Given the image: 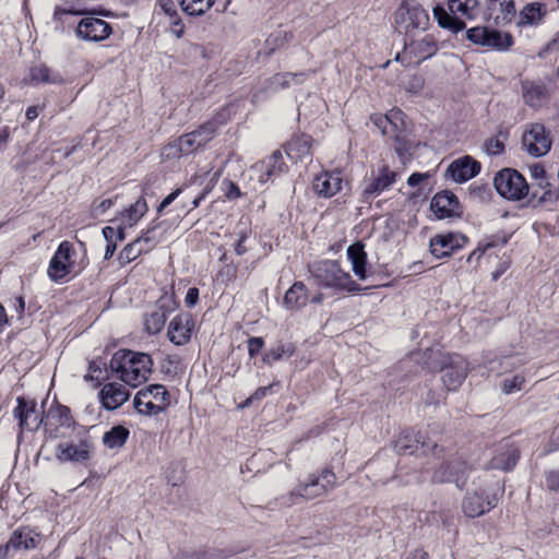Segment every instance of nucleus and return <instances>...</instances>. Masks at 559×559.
I'll return each instance as SVG.
<instances>
[{"label":"nucleus","instance_id":"nucleus-6","mask_svg":"<svg viewBox=\"0 0 559 559\" xmlns=\"http://www.w3.org/2000/svg\"><path fill=\"white\" fill-rule=\"evenodd\" d=\"M430 19L428 12L416 3L402 4L395 12V25L405 38L420 35L428 29Z\"/></svg>","mask_w":559,"mask_h":559},{"label":"nucleus","instance_id":"nucleus-3","mask_svg":"<svg viewBox=\"0 0 559 559\" xmlns=\"http://www.w3.org/2000/svg\"><path fill=\"white\" fill-rule=\"evenodd\" d=\"M309 270L318 284L323 287L346 290L348 293L360 290L359 285L352 280L349 273L341 269L336 261H320L312 264Z\"/></svg>","mask_w":559,"mask_h":559},{"label":"nucleus","instance_id":"nucleus-13","mask_svg":"<svg viewBox=\"0 0 559 559\" xmlns=\"http://www.w3.org/2000/svg\"><path fill=\"white\" fill-rule=\"evenodd\" d=\"M523 146L533 156H543L551 147V139L545 127L540 123H533L523 134Z\"/></svg>","mask_w":559,"mask_h":559},{"label":"nucleus","instance_id":"nucleus-54","mask_svg":"<svg viewBox=\"0 0 559 559\" xmlns=\"http://www.w3.org/2000/svg\"><path fill=\"white\" fill-rule=\"evenodd\" d=\"M248 353L250 357L255 356L263 347L264 342L261 337H250L248 340Z\"/></svg>","mask_w":559,"mask_h":559},{"label":"nucleus","instance_id":"nucleus-38","mask_svg":"<svg viewBox=\"0 0 559 559\" xmlns=\"http://www.w3.org/2000/svg\"><path fill=\"white\" fill-rule=\"evenodd\" d=\"M148 251V248H144V246L140 245V241L136 239L130 243H128L120 252H119V261L123 264L130 263L134 261L139 255L143 252Z\"/></svg>","mask_w":559,"mask_h":559},{"label":"nucleus","instance_id":"nucleus-61","mask_svg":"<svg viewBox=\"0 0 559 559\" xmlns=\"http://www.w3.org/2000/svg\"><path fill=\"white\" fill-rule=\"evenodd\" d=\"M428 178V174L414 173L407 179V183L412 187L419 185L421 181Z\"/></svg>","mask_w":559,"mask_h":559},{"label":"nucleus","instance_id":"nucleus-41","mask_svg":"<svg viewBox=\"0 0 559 559\" xmlns=\"http://www.w3.org/2000/svg\"><path fill=\"white\" fill-rule=\"evenodd\" d=\"M294 348L290 344L278 343L275 347L271 348L263 356V361L271 365L274 361L282 359L284 356H292Z\"/></svg>","mask_w":559,"mask_h":559},{"label":"nucleus","instance_id":"nucleus-33","mask_svg":"<svg viewBox=\"0 0 559 559\" xmlns=\"http://www.w3.org/2000/svg\"><path fill=\"white\" fill-rule=\"evenodd\" d=\"M513 43L514 40L511 34L492 28L485 49L500 52L508 51L513 46Z\"/></svg>","mask_w":559,"mask_h":559},{"label":"nucleus","instance_id":"nucleus-15","mask_svg":"<svg viewBox=\"0 0 559 559\" xmlns=\"http://www.w3.org/2000/svg\"><path fill=\"white\" fill-rule=\"evenodd\" d=\"M13 413L21 429L37 430L43 424V412L34 400L17 397V406Z\"/></svg>","mask_w":559,"mask_h":559},{"label":"nucleus","instance_id":"nucleus-36","mask_svg":"<svg viewBox=\"0 0 559 559\" xmlns=\"http://www.w3.org/2000/svg\"><path fill=\"white\" fill-rule=\"evenodd\" d=\"M129 437V430L123 426H115L103 437L104 444L109 449L122 447Z\"/></svg>","mask_w":559,"mask_h":559},{"label":"nucleus","instance_id":"nucleus-12","mask_svg":"<svg viewBox=\"0 0 559 559\" xmlns=\"http://www.w3.org/2000/svg\"><path fill=\"white\" fill-rule=\"evenodd\" d=\"M75 250L71 242L62 241L49 262L47 274L53 282L64 278L74 266Z\"/></svg>","mask_w":559,"mask_h":559},{"label":"nucleus","instance_id":"nucleus-49","mask_svg":"<svg viewBox=\"0 0 559 559\" xmlns=\"http://www.w3.org/2000/svg\"><path fill=\"white\" fill-rule=\"evenodd\" d=\"M173 559H211L209 554L203 550L181 549L178 550Z\"/></svg>","mask_w":559,"mask_h":559},{"label":"nucleus","instance_id":"nucleus-16","mask_svg":"<svg viewBox=\"0 0 559 559\" xmlns=\"http://www.w3.org/2000/svg\"><path fill=\"white\" fill-rule=\"evenodd\" d=\"M497 497L484 490L467 492L463 501V511L469 518H477L489 512L497 504Z\"/></svg>","mask_w":559,"mask_h":559},{"label":"nucleus","instance_id":"nucleus-24","mask_svg":"<svg viewBox=\"0 0 559 559\" xmlns=\"http://www.w3.org/2000/svg\"><path fill=\"white\" fill-rule=\"evenodd\" d=\"M519 456V450L513 444H500L495 450V454L489 461L488 466L492 469L510 471L518 463Z\"/></svg>","mask_w":559,"mask_h":559},{"label":"nucleus","instance_id":"nucleus-28","mask_svg":"<svg viewBox=\"0 0 559 559\" xmlns=\"http://www.w3.org/2000/svg\"><path fill=\"white\" fill-rule=\"evenodd\" d=\"M347 257L352 263V270L359 280H366L367 254L360 242L350 245L347 248Z\"/></svg>","mask_w":559,"mask_h":559},{"label":"nucleus","instance_id":"nucleus-5","mask_svg":"<svg viewBox=\"0 0 559 559\" xmlns=\"http://www.w3.org/2000/svg\"><path fill=\"white\" fill-rule=\"evenodd\" d=\"M336 486L335 474L328 468L321 471L319 475H310L305 481H301L293 489L288 498L290 503H298L300 499H314L326 495Z\"/></svg>","mask_w":559,"mask_h":559},{"label":"nucleus","instance_id":"nucleus-57","mask_svg":"<svg viewBox=\"0 0 559 559\" xmlns=\"http://www.w3.org/2000/svg\"><path fill=\"white\" fill-rule=\"evenodd\" d=\"M198 300H199V289L195 287L189 288L186 294V297H185L186 305L188 307H193L197 305Z\"/></svg>","mask_w":559,"mask_h":559},{"label":"nucleus","instance_id":"nucleus-30","mask_svg":"<svg viewBox=\"0 0 559 559\" xmlns=\"http://www.w3.org/2000/svg\"><path fill=\"white\" fill-rule=\"evenodd\" d=\"M546 14V8L540 2L527 3L520 12L519 25H536Z\"/></svg>","mask_w":559,"mask_h":559},{"label":"nucleus","instance_id":"nucleus-2","mask_svg":"<svg viewBox=\"0 0 559 559\" xmlns=\"http://www.w3.org/2000/svg\"><path fill=\"white\" fill-rule=\"evenodd\" d=\"M450 13L442 7L436 5L433 16L442 28L457 33L465 28L463 20H474L479 13L478 0H449Z\"/></svg>","mask_w":559,"mask_h":559},{"label":"nucleus","instance_id":"nucleus-59","mask_svg":"<svg viewBox=\"0 0 559 559\" xmlns=\"http://www.w3.org/2000/svg\"><path fill=\"white\" fill-rule=\"evenodd\" d=\"M271 389H272V384L258 388L253 392V394L250 395V401L257 402V401L262 400L264 396H266V394L271 391Z\"/></svg>","mask_w":559,"mask_h":559},{"label":"nucleus","instance_id":"nucleus-31","mask_svg":"<svg viewBox=\"0 0 559 559\" xmlns=\"http://www.w3.org/2000/svg\"><path fill=\"white\" fill-rule=\"evenodd\" d=\"M374 124L383 134H391L393 130L397 131L404 126V115L400 109H393L384 117H377Z\"/></svg>","mask_w":559,"mask_h":559},{"label":"nucleus","instance_id":"nucleus-63","mask_svg":"<svg viewBox=\"0 0 559 559\" xmlns=\"http://www.w3.org/2000/svg\"><path fill=\"white\" fill-rule=\"evenodd\" d=\"M103 236L107 242L115 241L116 228L106 226L103 228Z\"/></svg>","mask_w":559,"mask_h":559},{"label":"nucleus","instance_id":"nucleus-39","mask_svg":"<svg viewBox=\"0 0 559 559\" xmlns=\"http://www.w3.org/2000/svg\"><path fill=\"white\" fill-rule=\"evenodd\" d=\"M204 145V140L197 139V135L190 133H187L182 136H180L177 141L178 150L181 154L188 155L198 150L199 147Z\"/></svg>","mask_w":559,"mask_h":559},{"label":"nucleus","instance_id":"nucleus-34","mask_svg":"<svg viewBox=\"0 0 559 559\" xmlns=\"http://www.w3.org/2000/svg\"><path fill=\"white\" fill-rule=\"evenodd\" d=\"M31 80L35 83H47V84H61L64 82L63 78L55 71H50L45 66H38L31 69Z\"/></svg>","mask_w":559,"mask_h":559},{"label":"nucleus","instance_id":"nucleus-35","mask_svg":"<svg viewBox=\"0 0 559 559\" xmlns=\"http://www.w3.org/2000/svg\"><path fill=\"white\" fill-rule=\"evenodd\" d=\"M286 153L292 159H301L310 154V144L308 136H298L289 141L286 145Z\"/></svg>","mask_w":559,"mask_h":559},{"label":"nucleus","instance_id":"nucleus-62","mask_svg":"<svg viewBox=\"0 0 559 559\" xmlns=\"http://www.w3.org/2000/svg\"><path fill=\"white\" fill-rule=\"evenodd\" d=\"M127 228H130L129 226H124V224H122L121 222H119L117 228H116V236H115V240L117 241V243L119 241H123L124 238H126V229Z\"/></svg>","mask_w":559,"mask_h":559},{"label":"nucleus","instance_id":"nucleus-50","mask_svg":"<svg viewBox=\"0 0 559 559\" xmlns=\"http://www.w3.org/2000/svg\"><path fill=\"white\" fill-rule=\"evenodd\" d=\"M215 132H216V126L212 122H209V123L200 127V129L192 131L191 133L197 135V139L204 140V145H205L214 136Z\"/></svg>","mask_w":559,"mask_h":559},{"label":"nucleus","instance_id":"nucleus-58","mask_svg":"<svg viewBox=\"0 0 559 559\" xmlns=\"http://www.w3.org/2000/svg\"><path fill=\"white\" fill-rule=\"evenodd\" d=\"M181 189L178 188L175 191H173L170 194H168L159 204L157 211L162 212L164 209H166L169 204H171L176 198L181 193Z\"/></svg>","mask_w":559,"mask_h":559},{"label":"nucleus","instance_id":"nucleus-27","mask_svg":"<svg viewBox=\"0 0 559 559\" xmlns=\"http://www.w3.org/2000/svg\"><path fill=\"white\" fill-rule=\"evenodd\" d=\"M522 97L526 105L540 107L548 98V93L543 83L525 81L522 83Z\"/></svg>","mask_w":559,"mask_h":559},{"label":"nucleus","instance_id":"nucleus-47","mask_svg":"<svg viewBox=\"0 0 559 559\" xmlns=\"http://www.w3.org/2000/svg\"><path fill=\"white\" fill-rule=\"evenodd\" d=\"M412 436L409 433H402L399 436L397 440L394 443V450L396 453L403 454H412L417 447L411 444Z\"/></svg>","mask_w":559,"mask_h":559},{"label":"nucleus","instance_id":"nucleus-51","mask_svg":"<svg viewBox=\"0 0 559 559\" xmlns=\"http://www.w3.org/2000/svg\"><path fill=\"white\" fill-rule=\"evenodd\" d=\"M156 8H158L169 20L178 17V11L173 0H157Z\"/></svg>","mask_w":559,"mask_h":559},{"label":"nucleus","instance_id":"nucleus-19","mask_svg":"<svg viewBox=\"0 0 559 559\" xmlns=\"http://www.w3.org/2000/svg\"><path fill=\"white\" fill-rule=\"evenodd\" d=\"M194 320L190 313H179L169 323L167 335L175 345H185L190 341Z\"/></svg>","mask_w":559,"mask_h":559},{"label":"nucleus","instance_id":"nucleus-7","mask_svg":"<svg viewBox=\"0 0 559 559\" xmlns=\"http://www.w3.org/2000/svg\"><path fill=\"white\" fill-rule=\"evenodd\" d=\"M135 409L145 415H155L167 408L170 396L162 384H152L141 389L134 397Z\"/></svg>","mask_w":559,"mask_h":559},{"label":"nucleus","instance_id":"nucleus-43","mask_svg":"<svg viewBox=\"0 0 559 559\" xmlns=\"http://www.w3.org/2000/svg\"><path fill=\"white\" fill-rule=\"evenodd\" d=\"M500 13L496 16L497 23H509L515 15V5L513 0H497Z\"/></svg>","mask_w":559,"mask_h":559},{"label":"nucleus","instance_id":"nucleus-44","mask_svg":"<svg viewBox=\"0 0 559 559\" xmlns=\"http://www.w3.org/2000/svg\"><path fill=\"white\" fill-rule=\"evenodd\" d=\"M528 169L531 177L535 180V185H537L540 189L546 190V193H548L550 183L546 176L544 166L539 163H535L530 165Z\"/></svg>","mask_w":559,"mask_h":559},{"label":"nucleus","instance_id":"nucleus-9","mask_svg":"<svg viewBox=\"0 0 559 559\" xmlns=\"http://www.w3.org/2000/svg\"><path fill=\"white\" fill-rule=\"evenodd\" d=\"M437 50V43L432 35H413L405 38L404 59H406L408 63H420L432 57Z\"/></svg>","mask_w":559,"mask_h":559},{"label":"nucleus","instance_id":"nucleus-64","mask_svg":"<svg viewBox=\"0 0 559 559\" xmlns=\"http://www.w3.org/2000/svg\"><path fill=\"white\" fill-rule=\"evenodd\" d=\"M117 245L118 243H117L116 240L107 242L105 254H104V259L105 260H108V259H110L114 255V253H115V251L117 249Z\"/></svg>","mask_w":559,"mask_h":559},{"label":"nucleus","instance_id":"nucleus-11","mask_svg":"<svg viewBox=\"0 0 559 559\" xmlns=\"http://www.w3.org/2000/svg\"><path fill=\"white\" fill-rule=\"evenodd\" d=\"M397 178V173L391 170L386 165L379 167L377 174L371 173L360 185L361 197L365 202L378 197L381 192L389 189Z\"/></svg>","mask_w":559,"mask_h":559},{"label":"nucleus","instance_id":"nucleus-32","mask_svg":"<svg viewBox=\"0 0 559 559\" xmlns=\"http://www.w3.org/2000/svg\"><path fill=\"white\" fill-rule=\"evenodd\" d=\"M37 535L34 534V532L29 528H22L16 530L13 532L9 539V547L12 548V550H19V549H31L36 546Z\"/></svg>","mask_w":559,"mask_h":559},{"label":"nucleus","instance_id":"nucleus-22","mask_svg":"<svg viewBox=\"0 0 559 559\" xmlns=\"http://www.w3.org/2000/svg\"><path fill=\"white\" fill-rule=\"evenodd\" d=\"M480 170V164L471 156H464L453 160L447 173L456 182H465L474 178Z\"/></svg>","mask_w":559,"mask_h":559},{"label":"nucleus","instance_id":"nucleus-18","mask_svg":"<svg viewBox=\"0 0 559 559\" xmlns=\"http://www.w3.org/2000/svg\"><path fill=\"white\" fill-rule=\"evenodd\" d=\"M467 241V238L461 234L448 233L436 235L430 240V252L436 258H444L452 254L459 248H462Z\"/></svg>","mask_w":559,"mask_h":559},{"label":"nucleus","instance_id":"nucleus-14","mask_svg":"<svg viewBox=\"0 0 559 559\" xmlns=\"http://www.w3.org/2000/svg\"><path fill=\"white\" fill-rule=\"evenodd\" d=\"M92 449V443L86 439L79 442L64 441L58 443L56 457L61 463H85L91 457Z\"/></svg>","mask_w":559,"mask_h":559},{"label":"nucleus","instance_id":"nucleus-23","mask_svg":"<svg viewBox=\"0 0 559 559\" xmlns=\"http://www.w3.org/2000/svg\"><path fill=\"white\" fill-rule=\"evenodd\" d=\"M103 406L106 409H116L120 407L130 397V392L121 383L110 382L103 386L99 393Z\"/></svg>","mask_w":559,"mask_h":559},{"label":"nucleus","instance_id":"nucleus-40","mask_svg":"<svg viewBox=\"0 0 559 559\" xmlns=\"http://www.w3.org/2000/svg\"><path fill=\"white\" fill-rule=\"evenodd\" d=\"M490 32H492V28H489L487 26H476L467 31L466 37L474 45H477L485 49L489 40Z\"/></svg>","mask_w":559,"mask_h":559},{"label":"nucleus","instance_id":"nucleus-10","mask_svg":"<svg viewBox=\"0 0 559 559\" xmlns=\"http://www.w3.org/2000/svg\"><path fill=\"white\" fill-rule=\"evenodd\" d=\"M468 466L460 459H448L435 467L431 481L442 484L453 481L459 488L466 484Z\"/></svg>","mask_w":559,"mask_h":559},{"label":"nucleus","instance_id":"nucleus-52","mask_svg":"<svg viewBox=\"0 0 559 559\" xmlns=\"http://www.w3.org/2000/svg\"><path fill=\"white\" fill-rule=\"evenodd\" d=\"M297 78V74L293 73H283L276 74L272 78L271 84L273 88H283L289 86L290 82Z\"/></svg>","mask_w":559,"mask_h":559},{"label":"nucleus","instance_id":"nucleus-8","mask_svg":"<svg viewBox=\"0 0 559 559\" xmlns=\"http://www.w3.org/2000/svg\"><path fill=\"white\" fill-rule=\"evenodd\" d=\"M497 192L508 200H521L528 193L525 178L516 170L506 168L499 171L493 180Z\"/></svg>","mask_w":559,"mask_h":559},{"label":"nucleus","instance_id":"nucleus-55","mask_svg":"<svg viewBox=\"0 0 559 559\" xmlns=\"http://www.w3.org/2000/svg\"><path fill=\"white\" fill-rule=\"evenodd\" d=\"M546 481H547V486L549 487V489L558 491L559 490V469L549 472L547 474Z\"/></svg>","mask_w":559,"mask_h":559},{"label":"nucleus","instance_id":"nucleus-46","mask_svg":"<svg viewBox=\"0 0 559 559\" xmlns=\"http://www.w3.org/2000/svg\"><path fill=\"white\" fill-rule=\"evenodd\" d=\"M166 323V317L163 312L154 311L145 320L147 332L155 334L158 333Z\"/></svg>","mask_w":559,"mask_h":559},{"label":"nucleus","instance_id":"nucleus-45","mask_svg":"<svg viewBox=\"0 0 559 559\" xmlns=\"http://www.w3.org/2000/svg\"><path fill=\"white\" fill-rule=\"evenodd\" d=\"M507 140V134L504 132H499L497 135L488 139L485 142V151L488 155H498L504 151V142Z\"/></svg>","mask_w":559,"mask_h":559},{"label":"nucleus","instance_id":"nucleus-56","mask_svg":"<svg viewBox=\"0 0 559 559\" xmlns=\"http://www.w3.org/2000/svg\"><path fill=\"white\" fill-rule=\"evenodd\" d=\"M169 24H170V32L177 37V38H180L183 34V31H185V26L183 24L181 23V20L180 17H176V19H173V20H169Z\"/></svg>","mask_w":559,"mask_h":559},{"label":"nucleus","instance_id":"nucleus-48","mask_svg":"<svg viewBox=\"0 0 559 559\" xmlns=\"http://www.w3.org/2000/svg\"><path fill=\"white\" fill-rule=\"evenodd\" d=\"M156 226L147 228L140 237L136 238L140 241L141 246L144 248H148V251L158 242H160V238L155 235Z\"/></svg>","mask_w":559,"mask_h":559},{"label":"nucleus","instance_id":"nucleus-53","mask_svg":"<svg viewBox=\"0 0 559 559\" xmlns=\"http://www.w3.org/2000/svg\"><path fill=\"white\" fill-rule=\"evenodd\" d=\"M114 205L112 199H105L99 202H94L92 205V214L99 216L106 213Z\"/></svg>","mask_w":559,"mask_h":559},{"label":"nucleus","instance_id":"nucleus-21","mask_svg":"<svg viewBox=\"0 0 559 559\" xmlns=\"http://www.w3.org/2000/svg\"><path fill=\"white\" fill-rule=\"evenodd\" d=\"M342 183L340 171H324L313 178L312 189L319 197L331 198L342 189Z\"/></svg>","mask_w":559,"mask_h":559},{"label":"nucleus","instance_id":"nucleus-29","mask_svg":"<svg viewBox=\"0 0 559 559\" xmlns=\"http://www.w3.org/2000/svg\"><path fill=\"white\" fill-rule=\"evenodd\" d=\"M148 207L143 198L136 200L128 209L120 212L116 221L121 222L124 226L133 227L145 215Z\"/></svg>","mask_w":559,"mask_h":559},{"label":"nucleus","instance_id":"nucleus-25","mask_svg":"<svg viewBox=\"0 0 559 559\" xmlns=\"http://www.w3.org/2000/svg\"><path fill=\"white\" fill-rule=\"evenodd\" d=\"M285 162L283 160V154L281 151H274L271 156L261 162L260 164H255L252 167V171L254 173H263L259 177L261 183H264L270 177L281 174L285 169Z\"/></svg>","mask_w":559,"mask_h":559},{"label":"nucleus","instance_id":"nucleus-17","mask_svg":"<svg viewBox=\"0 0 559 559\" xmlns=\"http://www.w3.org/2000/svg\"><path fill=\"white\" fill-rule=\"evenodd\" d=\"M111 34V26L104 20L87 16L76 27V36L83 40L100 41Z\"/></svg>","mask_w":559,"mask_h":559},{"label":"nucleus","instance_id":"nucleus-20","mask_svg":"<svg viewBox=\"0 0 559 559\" xmlns=\"http://www.w3.org/2000/svg\"><path fill=\"white\" fill-rule=\"evenodd\" d=\"M431 210L440 219L462 214L457 197L450 191L438 192L431 200Z\"/></svg>","mask_w":559,"mask_h":559},{"label":"nucleus","instance_id":"nucleus-1","mask_svg":"<svg viewBox=\"0 0 559 559\" xmlns=\"http://www.w3.org/2000/svg\"><path fill=\"white\" fill-rule=\"evenodd\" d=\"M153 361L150 355L130 349L116 352L110 360V368L121 381L130 386H138L148 379Z\"/></svg>","mask_w":559,"mask_h":559},{"label":"nucleus","instance_id":"nucleus-26","mask_svg":"<svg viewBox=\"0 0 559 559\" xmlns=\"http://www.w3.org/2000/svg\"><path fill=\"white\" fill-rule=\"evenodd\" d=\"M309 302V292L302 282H296L286 292L284 305L289 310H301Z\"/></svg>","mask_w":559,"mask_h":559},{"label":"nucleus","instance_id":"nucleus-60","mask_svg":"<svg viewBox=\"0 0 559 559\" xmlns=\"http://www.w3.org/2000/svg\"><path fill=\"white\" fill-rule=\"evenodd\" d=\"M227 189H226V197L228 199H237L241 195L240 189L231 181L226 182Z\"/></svg>","mask_w":559,"mask_h":559},{"label":"nucleus","instance_id":"nucleus-4","mask_svg":"<svg viewBox=\"0 0 559 559\" xmlns=\"http://www.w3.org/2000/svg\"><path fill=\"white\" fill-rule=\"evenodd\" d=\"M429 357L436 359V362L429 364V368L443 371L442 380L447 389L449 391L457 390L467 376V361L459 355H444L432 349L429 352Z\"/></svg>","mask_w":559,"mask_h":559},{"label":"nucleus","instance_id":"nucleus-37","mask_svg":"<svg viewBox=\"0 0 559 559\" xmlns=\"http://www.w3.org/2000/svg\"><path fill=\"white\" fill-rule=\"evenodd\" d=\"M179 4L189 15H202L207 12L216 0H178Z\"/></svg>","mask_w":559,"mask_h":559},{"label":"nucleus","instance_id":"nucleus-42","mask_svg":"<svg viewBox=\"0 0 559 559\" xmlns=\"http://www.w3.org/2000/svg\"><path fill=\"white\" fill-rule=\"evenodd\" d=\"M526 379L523 374H512L503 378L501 391L504 394H512L522 390Z\"/></svg>","mask_w":559,"mask_h":559}]
</instances>
